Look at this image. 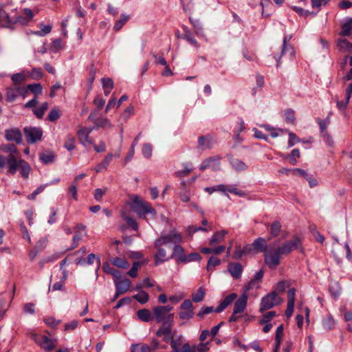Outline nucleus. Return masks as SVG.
<instances>
[{
    "instance_id": "f257e3e1",
    "label": "nucleus",
    "mask_w": 352,
    "mask_h": 352,
    "mask_svg": "<svg viewBox=\"0 0 352 352\" xmlns=\"http://www.w3.org/2000/svg\"><path fill=\"white\" fill-rule=\"evenodd\" d=\"M300 245V238L294 236L292 240L285 241L277 249L267 251L265 254V264L271 269L275 268L280 264L281 255H287Z\"/></svg>"
},
{
    "instance_id": "f03ea898",
    "label": "nucleus",
    "mask_w": 352,
    "mask_h": 352,
    "mask_svg": "<svg viewBox=\"0 0 352 352\" xmlns=\"http://www.w3.org/2000/svg\"><path fill=\"white\" fill-rule=\"evenodd\" d=\"M131 208L138 214L140 218H144L146 214H151L153 217H155L156 212L151 205L144 201L141 197L137 195H133L131 197Z\"/></svg>"
},
{
    "instance_id": "7ed1b4c3",
    "label": "nucleus",
    "mask_w": 352,
    "mask_h": 352,
    "mask_svg": "<svg viewBox=\"0 0 352 352\" xmlns=\"http://www.w3.org/2000/svg\"><path fill=\"white\" fill-rule=\"evenodd\" d=\"M1 149L9 153V155L7 157V174L8 175H14L17 170V164H16V154L18 153V151L15 145L12 144H8L1 146Z\"/></svg>"
},
{
    "instance_id": "20e7f679",
    "label": "nucleus",
    "mask_w": 352,
    "mask_h": 352,
    "mask_svg": "<svg viewBox=\"0 0 352 352\" xmlns=\"http://www.w3.org/2000/svg\"><path fill=\"white\" fill-rule=\"evenodd\" d=\"M173 307L170 305L157 306L153 308V316L157 323H173L174 314L171 313Z\"/></svg>"
},
{
    "instance_id": "39448f33",
    "label": "nucleus",
    "mask_w": 352,
    "mask_h": 352,
    "mask_svg": "<svg viewBox=\"0 0 352 352\" xmlns=\"http://www.w3.org/2000/svg\"><path fill=\"white\" fill-rule=\"evenodd\" d=\"M182 236L175 229L172 230L169 234L162 235L155 241V246H162L168 244H177L182 241Z\"/></svg>"
},
{
    "instance_id": "423d86ee",
    "label": "nucleus",
    "mask_w": 352,
    "mask_h": 352,
    "mask_svg": "<svg viewBox=\"0 0 352 352\" xmlns=\"http://www.w3.org/2000/svg\"><path fill=\"white\" fill-rule=\"evenodd\" d=\"M282 302L280 298L276 292H272L265 296L261 302L260 311H264L272 309L273 307L279 305Z\"/></svg>"
},
{
    "instance_id": "0eeeda50",
    "label": "nucleus",
    "mask_w": 352,
    "mask_h": 352,
    "mask_svg": "<svg viewBox=\"0 0 352 352\" xmlns=\"http://www.w3.org/2000/svg\"><path fill=\"white\" fill-rule=\"evenodd\" d=\"M23 132L27 142L30 144H34L42 138L43 131L40 127L26 126L23 129Z\"/></svg>"
},
{
    "instance_id": "6e6552de",
    "label": "nucleus",
    "mask_w": 352,
    "mask_h": 352,
    "mask_svg": "<svg viewBox=\"0 0 352 352\" xmlns=\"http://www.w3.org/2000/svg\"><path fill=\"white\" fill-rule=\"evenodd\" d=\"M220 160L219 155L212 156L205 159L199 166V170L201 171L207 168H212L214 171L220 170Z\"/></svg>"
},
{
    "instance_id": "1a4fd4ad",
    "label": "nucleus",
    "mask_w": 352,
    "mask_h": 352,
    "mask_svg": "<svg viewBox=\"0 0 352 352\" xmlns=\"http://www.w3.org/2000/svg\"><path fill=\"white\" fill-rule=\"evenodd\" d=\"M194 316L193 305L190 300H184L180 305L179 316L182 320H188Z\"/></svg>"
},
{
    "instance_id": "9d476101",
    "label": "nucleus",
    "mask_w": 352,
    "mask_h": 352,
    "mask_svg": "<svg viewBox=\"0 0 352 352\" xmlns=\"http://www.w3.org/2000/svg\"><path fill=\"white\" fill-rule=\"evenodd\" d=\"M31 338L46 351H51L55 347L53 341L46 336L32 333Z\"/></svg>"
},
{
    "instance_id": "9b49d317",
    "label": "nucleus",
    "mask_w": 352,
    "mask_h": 352,
    "mask_svg": "<svg viewBox=\"0 0 352 352\" xmlns=\"http://www.w3.org/2000/svg\"><path fill=\"white\" fill-rule=\"evenodd\" d=\"M172 323L164 322L162 326L157 330L156 336L157 337H163L164 342H169L170 339L174 338L172 333Z\"/></svg>"
},
{
    "instance_id": "f8f14e48",
    "label": "nucleus",
    "mask_w": 352,
    "mask_h": 352,
    "mask_svg": "<svg viewBox=\"0 0 352 352\" xmlns=\"http://www.w3.org/2000/svg\"><path fill=\"white\" fill-rule=\"evenodd\" d=\"M3 8V5L0 4V24L4 28L14 30V19H12L10 16V15L4 10Z\"/></svg>"
},
{
    "instance_id": "ddd939ff",
    "label": "nucleus",
    "mask_w": 352,
    "mask_h": 352,
    "mask_svg": "<svg viewBox=\"0 0 352 352\" xmlns=\"http://www.w3.org/2000/svg\"><path fill=\"white\" fill-rule=\"evenodd\" d=\"M85 226L83 224H78L74 228V235L72 239V246L71 249L76 248L82 237L86 235Z\"/></svg>"
},
{
    "instance_id": "4468645a",
    "label": "nucleus",
    "mask_w": 352,
    "mask_h": 352,
    "mask_svg": "<svg viewBox=\"0 0 352 352\" xmlns=\"http://www.w3.org/2000/svg\"><path fill=\"white\" fill-rule=\"evenodd\" d=\"M5 136L8 141H13L17 144L22 142V134L17 128L6 130Z\"/></svg>"
},
{
    "instance_id": "2eb2a0df",
    "label": "nucleus",
    "mask_w": 352,
    "mask_h": 352,
    "mask_svg": "<svg viewBox=\"0 0 352 352\" xmlns=\"http://www.w3.org/2000/svg\"><path fill=\"white\" fill-rule=\"evenodd\" d=\"M96 113L92 111L89 116L88 119L92 120L96 126L98 128H112L113 125L111 124L110 121L107 118H98L95 119Z\"/></svg>"
},
{
    "instance_id": "dca6fc26",
    "label": "nucleus",
    "mask_w": 352,
    "mask_h": 352,
    "mask_svg": "<svg viewBox=\"0 0 352 352\" xmlns=\"http://www.w3.org/2000/svg\"><path fill=\"white\" fill-rule=\"evenodd\" d=\"M248 294L243 292L234 303L233 311L234 314H241L245 310L248 303Z\"/></svg>"
},
{
    "instance_id": "f3484780",
    "label": "nucleus",
    "mask_w": 352,
    "mask_h": 352,
    "mask_svg": "<svg viewBox=\"0 0 352 352\" xmlns=\"http://www.w3.org/2000/svg\"><path fill=\"white\" fill-rule=\"evenodd\" d=\"M228 271L234 279H239L242 274L243 267L239 263H230L228 265Z\"/></svg>"
},
{
    "instance_id": "a211bd4d",
    "label": "nucleus",
    "mask_w": 352,
    "mask_h": 352,
    "mask_svg": "<svg viewBox=\"0 0 352 352\" xmlns=\"http://www.w3.org/2000/svg\"><path fill=\"white\" fill-rule=\"evenodd\" d=\"M237 298V295L235 293H232L227 296L217 307L216 313H220L223 311L228 305H230L234 300Z\"/></svg>"
},
{
    "instance_id": "6ab92c4d",
    "label": "nucleus",
    "mask_w": 352,
    "mask_h": 352,
    "mask_svg": "<svg viewBox=\"0 0 352 352\" xmlns=\"http://www.w3.org/2000/svg\"><path fill=\"white\" fill-rule=\"evenodd\" d=\"M131 283V280L127 278H124L114 283L118 294H123L127 292L130 288Z\"/></svg>"
},
{
    "instance_id": "aec40b11",
    "label": "nucleus",
    "mask_w": 352,
    "mask_h": 352,
    "mask_svg": "<svg viewBox=\"0 0 352 352\" xmlns=\"http://www.w3.org/2000/svg\"><path fill=\"white\" fill-rule=\"evenodd\" d=\"M212 144L213 140L210 135L200 136L198 138V147L202 151L210 148Z\"/></svg>"
},
{
    "instance_id": "412c9836",
    "label": "nucleus",
    "mask_w": 352,
    "mask_h": 352,
    "mask_svg": "<svg viewBox=\"0 0 352 352\" xmlns=\"http://www.w3.org/2000/svg\"><path fill=\"white\" fill-rule=\"evenodd\" d=\"M137 317L142 322H148L153 320L154 316L150 310L147 309H142L137 311Z\"/></svg>"
},
{
    "instance_id": "4be33fe9",
    "label": "nucleus",
    "mask_w": 352,
    "mask_h": 352,
    "mask_svg": "<svg viewBox=\"0 0 352 352\" xmlns=\"http://www.w3.org/2000/svg\"><path fill=\"white\" fill-rule=\"evenodd\" d=\"M19 86L9 87L6 89V100L8 102H14L19 96Z\"/></svg>"
},
{
    "instance_id": "5701e85b",
    "label": "nucleus",
    "mask_w": 352,
    "mask_h": 352,
    "mask_svg": "<svg viewBox=\"0 0 352 352\" xmlns=\"http://www.w3.org/2000/svg\"><path fill=\"white\" fill-rule=\"evenodd\" d=\"M16 164H17L16 165L17 166V169L19 168H21V176L24 179H28V177H29L30 172L31 170V167L28 164V163L26 162L23 160H16Z\"/></svg>"
},
{
    "instance_id": "b1692460",
    "label": "nucleus",
    "mask_w": 352,
    "mask_h": 352,
    "mask_svg": "<svg viewBox=\"0 0 352 352\" xmlns=\"http://www.w3.org/2000/svg\"><path fill=\"white\" fill-rule=\"evenodd\" d=\"M85 131V130H81L80 129L77 132V135L80 142L85 146H87V145L90 144H94V142L89 137V134L87 133V132Z\"/></svg>"
},
{
    "instance_id": "393cba45",
    "label": "nucleus",
    "mask_w": 352,
    "mask_h": 352,
    "mask_svg": "<svg viewBox=\"0 0 352 352\" xmlns=\"http://www.w3.org/2000/svg\"><path fill=\"white\" fill-rule=\"evenodd\" d=\"M155 247L157 250V252L154 255L155 265L157 266L159 264L167 261V258H166V252L164 249L162 248V246H155Z\"/></svg>"
},
{
    "instance_id": "a878e982",
    "label": "nucleus",
    "mask_w": 352,
    "mask_h": 352,
    "mask_svg": "<svg viewBox=\"0 0 352 352\" xmlns=\"http://www.w3.org/2000/svg\"><path fill=\"white\" fill-rule=\"evenodd\" d=\"M337 47L342 52H352V43L346 38H339L337 41Z\"/></svg>"
},
{
    "instance_id": "bb28decb",
    "label": "nucleus",
    "mask_w": 352,
    "mask_h": 352,
    "mask_svg": "<svg viewBox=\"0 0 352 352\" xmlns=\"http://www.w3.org/2000/svg\"><path fill=\"white\" fill-rule=\"evenodd\" d=\"M352 30V18L347 19L346 22L343 23L341 26V31L339 33L340 36H348L351 34Z\"/></svg>"
},
{
    "instance_id": "cd10ccee",
    "label": "nucleus",
    "mask_w": 352,
    "mask_h": 352,
    "mask_svg": "<svg viewBox=\"0 0 352 352\" xmlns=\"http://www.w3.org/2000/svg\"><path fill=\"white\" fill-rule=\"evenodd\" d=\"M227 234H228V232L226 230H221L220 232H217L210 238V241H209L210 245H213L217 243H220V242L223 241Z\"/></svg>"
},
{
    "instance_id": "c85d7f7f",
    "label": "nucleus",
    "mask_w": 352,
    "mask_h": 352,
    "mask_svg": "<svg viewBox=\"0 0 352 352\" xmlns=\"http://www.w3.org/2000/svg\"><path fill=\"white\" fill-rule=\"evenodd\" d=\"M112 158H113V155L111 153H108L105 156L104 159L96 166L95 170L97 173H98V172L102 171L103 170H106L110 162L111 161Z\"/></svg>"
},
{
    "instance_id": "c756f323",
    "label": "nucleus",
    "mask_w": 352,
    "mask_h": 352,
    "mask_svg": "<svg viewBox=\"0 0 352 352\" xmlns=\"http://www.w3.org/2000/svg\"><path fill=\"white\" fill-rule=\"evenodd\" d=\"M186 254H184V248L179 245L176 244L173 248V252L171 257H174L177 259V261L183 262V258H184Z\"/></svg>"
},
{
    "instance_id": "7c9ffc66",
    "label": "nucleus",
    "mask_w": 352,
    "mask_h": 352,
    "mask_svg": "<svg viewBox=\"0 0 352 352\" xmlns=\"http://www.w3.org/2000/svg\"><path fill=\"white\" fill-rule=\"evenodd\" d=\"M252 244L253 249L256 251H260V252H266L267 251L266 241L261 237H259V238H257L256 239H255Z\"/></svg>"
},
{
    "instance_id": "2f4dec72",
    "label": "nucleus",
    "mask_w": 352,
    "mask_h": 352,
    "mask_svg": "<svg viewBox=\"0 0 352 352\" xmlns=\"http://www.w3.org/2000/svg\"><path fill=\"white\" fill-rule=\"evenodd\" d=\"M232 167L236 171H243L247 168V165L239 159L232 158L230 160Z\"/></svg>"
},
{
    "instance_id": "473e14b6",
    "label": "nucleus",
    "mask_w": 352,
    "mask_h": 352,
    "mask_svg": "<svg viewBox=\"0 0 352 352\" xmlns=\"http://www.w3.org/2000/svg\"><path fill=\"white\" fill-rule=\"evenodd\" d=\"M14 86H21V83L27 80V75L24 72L16 73L11 76Z\"/></svg>"
},
{
    "instance_id": "72a5a7b5",
    "label": "nucleus",
    "mask_w": 352,
    "mask_h": 352,
    "mask_svg": "<svg viewBox=\"0 0 352 352\" xmlns=\"http://www.w3.org/2000/svg\"><path fill=\"white\" fill-rule=\"evenodd\" d=\"M151 347L146 344H134L131 345V352H151Z\"/></svg>"
},
{
    "instance_id": "f704fd0d",
    "label": "nucleus",
    "mask_w": 352,
    "mask_h": 352,
    "mask_svg": "<svg viewBox=\"0 0 352 352\" xmlns=\"http://www.w3.org/2000/svg\"><path fill=\"white\" fill-rule=\"evenodd\" d=\"M329 292L331 296L337 298L341 293V287L338 282H332L329 285Z\"/></svg>"
},
{
    "instance_id": "c9c22d12",
    "label": "nucleus",
    "mask_w": 352,
    "mask_h": 352,
    "mask_svg": "<svg viewBox=\"0 0 352 352\" xmlns=\"http://www.w3.org/2000/svg\"><path fill=\"white\" fill-rule=\"evenodd\" d=\"M111 263L120 268L126 269L129 267V263L124 258L116 257L111 260Z\"/></svg>"
},
{
    "instance_id": "e433bc0d",
    "label": "nucleus",
    "mask_w": 352,
    "mask_h": 352,
    "mask_svg": "<svg viewBox=\"0 0 352 352\" xmlns=\"http://www.w3.org/2000/svg\"><path fill=\"white\" fill-rule=\"evenodd\" d=\"M336 322L331 316H327L322 320V327L326 330H331L334 328Z\"/></svg>"
},
{
    "instance_id": "4c0bfd02",
    "label": "nucleus",
    "mask_w": 352,
    "mask_h": 352,
    "mask_svg": "<svg viewBox=\"0 0 352 352\" xmlns=\"http://www.w3.org/2000/svg\"><path fill=\"white\" fill-rule=\"evenodd\" d=\"M75 138L72 135H67L65 138L64 147L67 151H72L75 148Z\"/></svg>"
},
{
    "instance_id": "58836bf2",
    "label": "nucleus",
    "mask_w": 352,
    "mask_h": 352,
    "mask_svg": "<svg viewBox=\"0 0 352 352\" xmlns=\"http://www.w3.org/2000/svg\"><path fill=\"white\" fill-rule=\"evenodd\" d=\"M48 103L45 102L38 108H34L33 112L38 118H42L45 112L48 109Z\"/></svg>"
},
{
    "instance_id": "ea45409f",
    "label": "nucleus",
    "mask_w": 352,
    "mask_h": 352,
    "mask_svg": "<svg viewBox=\"0 0 352 352\" xmlns=\"http://www.w3.org/2000/svg\"><path fill=\"white\" fill-rule=\"evenodd\" d=\"M192 170V164L186 163L184 164V169L175 172V175L178 177L187 176Z\"/></svg>"
},
{
    "instance_id": "a19ab883",
    "label": "nucleus",
    "mask_w": 352,
    "mask_h": 352,
    "mask_svg": "<svg viewBox=\"0 0 352 352\" xmlns=\"http://www.w3.org/2000/svg\"><path fill=\"white\" fill-rule=\"evenodd\" d=\"M133 298L141 304H145L148 301L149 296L147 292L140 291L138 294L134 295Z\"/></svg>"
},
{
    "instance_id": "79ce46f5",
    "label": "nucleus",
    "mask_w": 352,
    "mask_h": 352,
    "mask_svg": "<svg viewBox=\"0 0 352 352\" xmlns=\"http://www.w3.org/2000/svg\"><path fill=\"white\" fill-rule=\"evenodd\" d=\"M129 19V15H126L125 14H122L120 16V19L118 20L115 23L114 26H113L114 30H116V31L120 30L123 27V25L127 22V21Z\"/></svg>"
},
{
    "instance_id": "37998d69",
    "label": "nucleus",
    "mask_w": 352,
    "mask_h": 352,
    "mask_svg": "<svg viewBox=\"0 0 352 352\" xmlns=\"http://www.w3.org/2000/svg\"><path fill=\"white\" fill-rule=\"evenodd\" d=\"M281 229V224L279 221H274L270 226V234L272 237H276L278 236Z\"/></svg>"
},
{
    "instance_id": "c03bdc74",
    "label": "nucleus",
    "mask_w": 352,
    "mask_h": 352,
    "mask_svg": "<svg viewBox=\"0 0 352 352\" xmlns=\"http://www.w3.org/2000/svg\"><path fill=\"white\" fill-rule=\"evenodd\" d=\"M40 160L45 164H50L54 161V155L50 152L43 153L40 155Z\"/></svg>"
},
{
    "instance_id": "a18cd8bd",
    "label": "nucleus",
    "mask_w": 352,
    "mask_h": 352,
    "mask_svg": "<svg viewBox=\"0 0 352 352\" xmlns=\"http://www.w3.org/2000/svg\"><path fill=\"white\" fill-rule=\"evenodd\" d=\"M122 217L126 221L128 226L131 227L134 230H137L138 229V224L136 221L127 216L124 212H122Z\"/></svg>"
},
{
    "instance_id": "49530a36",
    "label": "nucleus",
    "mask_w": 352,
    "mask_h": 352,
    "mask_svg": "<svg viewBox=\"0 0 352 352\" xmlns=\"http://www.w3.org/2000/svg\"><path fill=\"white\" fill-rule=\"evenodd\" d=\"M205 296V290L203 287H199L198 290L192 294V300L195 302L202 301Z\"/></svg>"
},
{
    "instance_id": "de8ad7c7",
    "label": "nucleus",
    "mask_w": 352,
    "mask_h": 352,
    "mask_svg": "<svg viewBox=\"0 0 352 352\" xmlns=\"http://www.w3.org/2000/svg\"><path fill=\"white\" fill-rule=\"evenodd\" d=\"M221 263V260L215 256H211L207 264V270L212 271L216 266L219 265Z\"/></svg>"
},
{
    "instance_id": "09e8293b",
    "label": "nucleus",
    "mask_w": 352,
    "mask_h": 352,
    "mask_svg": "<svg viewBox=\"0 0 352 352\" xmlns=\"http://www.w3.org/2000/svg\"><path fill=\"white\" fill-rule=\"evenodd\" d=\"M216 310H217V308L215 309L212 306H210V307L205 306V307H201L200 311L197 313V316L199 318H200L201 319H202L205 315L211 314L212 312H216Z\"/></svg>"
},
{
    "instance_id": "8fccbe9b",
    "label": "nucleus",
    "mask_w": 352,
    "mask_h": 352,
    "mask_svg": "<svg viewBox=\"0 0 352 352\" xmlns=\"http://www.w3.org/2000/svg\"><path fill=\"white\" fill-rule=\"evenodd\" d=\"M28 89H29L30 91L32 93H33L36 97L37 95L41 94L43 91V87L39 83L30 84L28 85Z\"/></svg>"
},
{
    "instance_id": "3c124183",
    "label": "nucleus",
    "mask_w": 352,
    "mask_h": 352,
    "mask_svg": "<svg viewBox=\"0 0 352 352\" xmlns=\"http://www.w3.org/2000/svg\"><path fill=\"white\" fill-rule=\"evenodd\" d=\"M52 30V26L50 25L41 24V30L36 31L33 34L39 36H43L49 34Z\"/></svg>"
},
{
    "instance_id": "603ef678",
    "label": "nucleus",
    "mask_w": 352,
    "mask_h": 352,
    "mask_svg": "<svg viewBox=\"0 0 352 352\" xmlns=\"http://www.w3.org/2000/svg\"><path fill=\"white\" fill-rule=\"evenodd\" d=\"M182 38L186 40L190 45L195 46L196 48L199 47V45L198 44L197 40L194 38L190 32L185 33Z\"/></svg>"
},
{
    "instance_id": "864d4df0",
    "label": "nucleus",
    "mask_w": 352,
    "mask_h": 352,
    "mask_svg": "<svg viewBox=\"0 0 352 352\" xmlns=\"http://www.w3.org/2000/svg\"><path fill=\"white\" fill-rule=\"evenodd\" d=\"M29 75L34 80H39L43 77V73L41 68L36 67L32 69Z\"/></svg>"
},
{
    "instance_id": "5fc2aeb1",
    "label": "nucleus",
    "mask_w": 352,
    "mask_h": 352,
    "mask_svg": "<svg viewBox=\"0 0 352 352\" xmlns=\"http://www.w3.org/2000/svg\"><path fill=\"white\" fill-rule=\"evenodd\" d=\"M201 260V256L197 253H191L188 255H186L184 258H183V262L182 263H189L192 261H199Z\"/></svg>"
},
{
    "instance_id": "6e6d98bb",
    "label": "nucleus",
    "mask_w": 352,
    "mask_h": 352,
    "mask_svg": "<svg viewBox=\"0 0 352 352\" xmlns=\"http://www.w3.org/2000/svg\"><path fill=\"white\" fill-rule=\"evenodd\" d=\"M300 157V151L297 148H294L292 151L290 155H289L290 163L292 165H296L297 163V158Z\"/></svg>"
},
{
    "instance_id": "4d7b16f0",
    "label": "nucleus",
    "mask_w": 352,
    "mask_h": 352,
    "mask_svg": "<svg viewBox=\"0 0 352 352\" xmlns=\"http://www.w3.org/2000/svg\"><path fill=\"white\" fill-rule=\"evenodd\" d=\"M153 147L149 143H145L142 147V154L146 158H150L152 155Z\"/></svg>"
},
{
    "instance_id": "13d9d810",
    "label": "nucleus",
    "mask_w": 352,
    "mask_h": 352,
    "mask_svg": "<svg viewBox=\"0 0 352 352\" xmlns=\"http://www.w3.org/2000/svg\"><path fill=\"white\" fill-rule=\"evenodd\" d=\"M276 316V312L274 311H269L263 315V318L260 320V324L270 323L272 318Z\"/></svg>"
},
{
    "instance_id": "bf43d9fd",
    "label": "nucleus",
    "mask_w": 352,
    "mask_h": 352,
    "mask_svg": "<svg viewBox=\"0 0 352 352\" xmlns=\"http://www.w3.org/2000/svg\"><path fill=\"white\" fill-rule=\"evenodd\" d=\"M60 116V111L58 109H52L48 114L47 119L51 122L57 120Z\"/></svg>"
},
{
    "instance_id": "052dcab7",
    "label": "nucleus",
    "mask_w": 352,
    "mask_h": 352,
    "mask_svg": "<svg viewBox=\"0 0 352 352\" xmlns=\"http://www.w3.org/2000/svg\"><path fill=\"white\" fill-rule=\"evenodd\" d=\"M330 122V118L327 117V119L324 121L321 119L318 120V124H319L320 132L322 134H324L325 133H328L327 131V125L329 124Z\"/></svg>"
},
{
    "instance_id": "680f3d73",
    "label": "nucleus",
    "mask_w": 352,
    "mask_h": 352,
    "mask_svg": "<svg viewBox=\"0 0 352 352\" xmlns=\"http://www.w3.org/2000/svg\"><path fill=\"white\" fill-rule=\"evenodd\" d=\"M141 263L140 262H134L133 264V266L130 269V270L127 272V274L132 277V278H135L137 277L138 276V268L140 265Z\"/></svg>"
},
{
    "instance_id": "e2e57ef3",
    "label": "nucleus",
    "mask_w": 352,
    "mask_h": 352,
    "mask_svg": "<svg viewBox=\"0 0 352 352\" xmlns=\"http://www.w3.org/2000/svg\"><path fill=\"white\" fill-rule=\"evenodd\" d=\"M102 88L107 89H112L113 88V81L111 78H103L101 80Z\"/></svg>"
},
{
    "instance_id": "0e129e2a",
    "label": "nucleus",
    "mask_w": 352,
    "mask_h": 352,
    "mask_svg": "<svg viewBox=\"0 0 352 352\" xmlns=\"http://www.w3.org/2000/svg\"><path fill=\"white\" fill-rule=\"evenodd\" d=\"M180 1L185 12L191 11L193 9V0H180Z\"/></svg>"
},
{
    "instance_id": "69168bd1",
    "label": "nucleus",
    "mask_w": 352,
    "mask_h": 352,
    "mask_svg": "<svg viewBox=\"0 0 352 352\" xmlns=\"http://www.w3.org/2000/svg\"><path fill=\"white\" fill-rule=\"evenodd\" d=\"M285 121L289 124H294L295 121L294 112L292 109H287L285 113Z\"/></svg>"
},
{
    "instance_id": "338daca9",
    "label": "nucleus",
    "mask_w": 352,
    "mask_h": 352,
    "mask_svg": "<svg viewBox=\"0 0 352 352\" xmlns=\"http://www.w3.org/2000/svg\"><path fill=\"white\" fill-rule=\"evenodd\" d=\"M300 142V140L296 136V135L292 132H289V141L288 146L292 147L295 144Z\"/></svg>"
},
{
    "instance_id": "774afa93",
    "label": "nucleus",
    "mask_w": 352,
    "mask_h": 352,
    "mask_svg": "<svg viewBox=\"0 0 352 352\" xmlns=\"http://www.w3.org/2000/svg\"><path fill=\"white\" fill-rule=\"evenodd\" d=\"M283 336V325H280L277 327L276 331V342L277 345L278 346L280 344L282 338Z\"/></svg>"
}]
</instances>
